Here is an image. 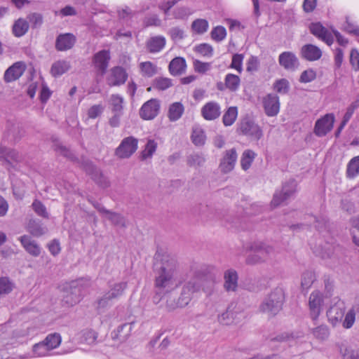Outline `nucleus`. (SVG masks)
Segmentation results:
<instances>
[{"label":"nucleus","instance_id":"obj_54","mask_svg":"<svg viewBox=\"0 0 359 359\" xmlns=\"http://www.w3.org/2000/svg\"><path fill=\"white\" fill-rule=\"evenodd\" d=\"M168 34L172 40L179 41L185 37L184 30L180 27H174L169 29Z\"/></svg>","mask_w":359,"mask_h":359},{"label":"nucleus","instance_id":"obj_53","mask_svg":"<svg viewBox=\"0 0 359 359\" xmlns=\"http://www.w3.org/2000/svg\"><path fill=\"white\" fill-rule=\"evenodd\" d=\"M32 208L34 211L40 217L44 218H48V212H47L46 208L45 205L39 201L35 200L32 205Z\"/></svg>","mask_w":359,"mask_h":359},{"label":"nucleus","instance_id":"obj_41","mask_svg":"<svg viewBox=\"0 0 359 359\" xmlns=\"http://www.w3.org/2000/svg\"><path fill=\"white\" fill-rule=\"evenodd\" d=\"M193 13L194 11L188 6L177 7L172 12L174 18L177 20H187Z\"/></svg>","mask_w":359,"mask_h":359},{"label":"nucleus","instance_id":"obj_27","mask_svg":"<svg viewBox=\"0 0 359 359\" xmlns=\"http://www.w3.org/2000/svg\"><path fill=\"white\" fill-rule=\"evenodd\" d=\"M186 69V61L182 57H175L169 64V71L173 76L182 74Z\"/></svg>","mask_w":359,"mask_h":359},{"label":"nucleus","instance_id":"obj_34","mask_svg":"<svg viewBox=\"0 0 359 359\" xmlns=\"http://www.w3.org/2000/svg\"><path fill=\"white\" fill-rule=\"evenodd\" d=\"M184 290H188V293L191 296L196 292L200 291L201 288V282L198 277L194 276L188 280L182 287Z\"/></svg>","mask_w":359,"mask_h":359},{"label":"nucleus","instance_id":"obj_22","mask_svg":"<svg viewBox=\"0 0 359 359\" xmlns=\"http://www.w3.org/2000/svg\"><path fill=\"white\" fill-rule=\"evenodd\" d=\"M252 254L250 255L246 261L248 264H255L266 261L264 256L262 243H255L252 246Z\"/></svg>","mask_w":359,"mask_h":359},{"label":"nucleus","instance_id":"obj_8","mask_svg":"<svg viewBox=\"0 0 359 359\" xmlns=\"http://www.w3.org/2000/svg\"><path fill=\"white\" fill-rule=\"evenodd\" d=\"M160 102L157 99H151L140 108V116L144 120L154 119L159 113Z\"/></svg>","mask_w":359,"mask_h":359},{"label":"nucleus","instance_id":"obj_4","mask_svg":"<svg viewBox=\"0 0 359 359\" xmlns=\"http://www.w3.org/2000/svg\"><path fill=\"white\" fill-rule=\"evenodd\" d=\"M138 140L134 137H125L115 150V154L119 158H128L137 149Z\"/></svg>","mask_w":359,"mask_h":359},{"label":"nucleus","instance_id":"obj_28","mask_svg":"<svg viewBox=\"0 0 359 359\" xmlns=\"http://www.w3.org/2000/svg\"><path fill=\"white\" fill-rule=\"evenodd\" d=\"M184 111V107L181 102H173L169 107L168 117L170 121H176L182 117Z\"/></svg>","mask_w":359,"mask_h":359},{"label":"nucleus","instance_id":"obj_17","mask_svg":"<svg viewBox=\"0 0 359 359\" xmlns=\"http://www.w3.org/2000/svg\"><path fill=\"white\" fill-rule=\"evenodd\" d=\"M322 54L320 48L313 44L304 45L300 50L301 57L308 61L318 60Z\"/></svg>","mask_w":359,"mask_h":359},{"label":"nucleus","instance_id":"obj_5","mask_svg":"<svg viewBox=\"0 0 359 359\" xmlns=\"http://www.w3.org/2000/svg\"><path fill=\"white\" fill-rule=\"evenodd\" d=\"M238 131L240 134L248 136L254 140H259L263 136L261 128L257 123L248 119H244L240 123Z\"/></svg>","mask_w":359,"mask_h":359},{"label":"nucleus","instance_id":"obj_36","mask_svg":"<svg viewBox=\"0 0 359 359\" xmlns=\"http://www.w3.org/2000/svg\"><path fill=\"white\" fill-rule=\"evenodd\" d=\"M205 135L203 130L199 126L193 128L191 140L193 143L196 146H202L205 142Z\"/></svg>","mask_w":359,"mask_h":359},{"label":"nucleus","instance_id":"obj_32","mask_svg":"<svg viewBox=\"0 0 359 359\" xmlns=\"http://www.w3.org/2000/svg\"><path fill=\"white\" fill-rule=\"evenodd\" d=\"M139 68L143 76L151 77L157 72V67L149 61L140 62Z\"/></svg>","mask_w":359,"mask_h":359},{"label":"nucleus","instance_id":"obj_49","mask_svg":"<svg viewBox=\"0 0 359 359\" xmlns=\"http://www.w3.org/2000/svg\"><path fill=\"white\" fill-rule=\"evenodd\" d=\"M14 287V284L7 277L0 278V295L10 293Z\"/></svg>","mask_w":359,"mask_h":359},{"label":"nucleus","instance_id":"obj_33","mask_svg":"<svg viewBox=\"0 0 359 359\" xmlns=\"http://www.w3.org/2000/svg\"><path fill=\"white\" fill-rule=\"evenodd\" d=\"M157 142L154 140L149 139L145 144L144 149L141 152L142 160L151 158L157 149Z\"/></svg>","mask_w":359,"mask_h":359},{"label":"nucleus","instance_id":"obj_42","mask_svg":"<svg viewBox=\"0 0 359 359\" xmlns=\"http://www.w3.org/2000/svg\"><path fill=\"white\" fill-rule=\"evenodd\" d=\"M61 336L58 333H53L48 334L43 342L46 344L50 351L57 348L61 344Z\"/></svg>","mask_w":359,"mask_h":359},{"label":"nucleus","instance_id":"obj_44","mask_svg":"<svg viewBox=\"0 0 359 359\" xmlns=\"http://www.w3.org/2000/svg\"><path fill=\"white\" fill-rule=\"evenodd\" d=\"M316 279L315 273L311 271H305L301 278V287L303 290H308Z\"/></svg>","mask_w":359,"mask_h":359},{"label":"nucleus","instance_id":"obj_18","mask_svg":"<svg viewBox=\"0 0 359 359\" xmlns=\"http://www.w3.org/2000/svg\"><path fill=\"white\" fill-rule=\"evenodd\" d=\"M221 114V108L218 103L209 102L201 109L203 117L208 121H212L217 118Z\"/></svg>","mask_w":359,"mask_h":359},{"label":"nucleus","instance_id":"obj_63","mask_svg":"<svg viewBox=\"0 0 359 359\" xmlns=\"http://www.w3.org/2000/svg\"><path fill=\"white\" fill-rule=\"evenodd\" d=\"M316 77V72L312 69L304 71L299 78L301 83H309L313 81Z\"/></svg>","mask_w":359,"mask_h":359},{"label":"nucleus","instance_id":"obj_55","mask_svg":"<svg viewBox=\"0 0 359 359\" xmlns=\"http://www.w3.org/2000/svg\"><path fill=\"white\" fill-rule=\"evenodd\" d=\"M226 36V31L222 26H217L215 27L211 32V37L216 41H221L225 39Z\"/></svg>","mask_w":359,"mask_h":359},{"label":"nucleus","instance_id":"obj_56","mask_svg":"<svg viewBox=\"0 0 359 359\" xmlns=\"http://www.w3.org/2000/svg\"><path fill=\"white\" fill-rule=\"evenodd\" d=\"M205 158L198 154H194L190 155L187 159V163L190 166L197 167L201 166L205 163Z\"/></svg>","mask_w":359,"mask_h":359},{"label":"nucleus","instance_id":"obj_20","mask_svg":"<svg viewBox=\"0 0 359 359\" xmlns=\"http://www.w3.org/2000/svg\"><path fill=\"white\" fill-rule=\"evenodd\" d=\"M19 240L25 250L34 257H38L41 254V248L37 243L33 241L29 236L25 235L19 238Z\"/></svg>","mask_w":359,"mask_h":359},{"label":"nucleus","instance_id":"obj_15","mask_svg":"<svg viewBox=\"0 0 359 359\" xmlns=\"http://www.w3.org/2000/svg\"><path fill=\"white\" fill-rule=\"evenodd\" d=\"M278 62L284 69L292 72L298 68L299 64L297 57L290 51H285L280 54Z\"/></svg>","mask_w":359,"mask_h":359},{"label":"nucleus","instance_id":"obj_61","mask_svg":"<svg viewBox=\"0 0 359 359\" xmlns=\"http://www.w3.org/2000/svg\"><path fill=\"white\" fill-rule=\"evenodd\" d=\"M349 62L352 69L355 72L359 71V52L357 49L353 48L351 50L349 56Z\"/></svg>","mask_w":359,"mask_h":359},{"label":"nucleus","instance_id":"obj_48","mask_svg":"<svg viewBox=\"0 0 359 359\" xmlns=\"http://www.w3.org/2000/svg\"><path fill=\"white\" fill-rule=\"evenodd\" d=\"M86 172L92 176V178L99 184L102 182V175L100 170L95 168L91 163H86L84 166Z\"/></svg>","mask_w":359,"mask_h":359},{"label":"nucleus","instance_id":"obj_52","mask_svg":"<svg viewBox=\"0 0 359 359\" xmlns=\"http://www.w3.org/2000/svg\"><path fill=\"white\" fill-rule=\"evenodd\" d=\"M244 55L243 54L236 53L232 57V61L230 67L236 69L238 73L243 71V60Z\"/></svg>","mask_w":359,"mask_h":359},{"label":"nucleus","instance_id":"obj_7","mask_svg":"<svg viewBox=\"0 0 359 359\" xmlns=\"http://www.w3.org/2000/svg\"><path fill=\"white\" fill-rule=\"evenodd\" d=\"M128 75L126 69L120 66L112 67L107 76V83L109 86H119L124 84Z\"/></svg>","mask_w":359,"mask_h":359},{"label":"nucleus","instance_id":"obj_40","mask_svg":"<svg viewBox=\"0 0 359 359\" xmlns=\"http://www.w3.org/2000/svg\"><path fill=\"white\" fill-rule=\"evenodd\" d=\"M209 27L208 22L205 19H196L192 22L191 29L198 34H203Z\"/></svg>","mask_w":359,"mask_h":359},{"label":"nucleus","instance_id":"obj_62","mask_svg":"<svg viewBox=\"0 0 359 359\" xmlns=\"http://www.w3.org/2000/svg\"><path fill=\"white\" fill-rule=\"evenodd\" d=\"M104 106L101 104H94L88 110V116L89 118H96L100 116L104 111Z\"/></svg>","mask_w":359,"mask_h":359},{"label":"nucleus","instance_id":"obj_3","mask_svg":"<svg viewBox=\"0 0 359 359\" xmlns=\"http://www.w3.org/2000/svg\"><path fill=\"white\" fill-rule=\"evenodd\" d=\"M296 187L297 184L294 180H290L283 184L281 191L275 192L271 202V205L277 207L287 201L296 191Z\"/></svg>","mask_w":359,"mask_h":359},{"label":"nucleus","instance_id":"obj_29","mask_svg":"<svg viewBox=\"0 0 359 359\" xmlns=\"http://www.w3.org/2000/svg\"><path fill=\"white\" fill-rule=\"evenodd\" d=\"M27 231L34 236L39 237L47 231L46 228L43 227L39 221L30 219L27 227Z\"/></svg>","mask_w":359,"mask_h":359},{"label":"nucleus","instance_id":"obj_16","mask_svg":"<svg viewBox=\"0 0 359 359\" xmlns=\"http://www.w3.org/2000/svg\"><path fill=\"white\" fill-rule=\"evenodd\" d=\"M310 31L314 36L325 42L328 46L332 44L334 39L332 34L320 22L312 23L310 25Z\"/></svg>","mask_w":359,"mask_h":359},{"label":"nucleus","instance_id":"obj_21","mask_svg":"<svg viewBox=\"0 0 359 359\" xmlns=\"http://www.w3.org/2000/svg\"><path fill=\"white\" fill-rule=\"evenodd\" d=\"M165 43L166 40L164 36H155L147 40L146 46L149 53H156L163 50L165 46Z\"/></svg>","mask_w":359,"mask_h":359},{"label":"nucleus","instance_id":"obj_45","mask_svg":"<svg viewBox=\"0 0 359 359\" xmlns=\"http://www.w3.org/2000/svg\"><path fill=\"white\" fill-rule=\"evenodd\" d=\"M126 286L127 284L125 282L116 283L107 292V294L114 300H116L122 295L124 290L126 288Z\"/></svg>","mask_w":359,"mask_h":359},{"label":"nucleus","instance_id":"obj_51","mask_svg":"<svg viewBox=\"0 0 359 359\" xmlns=\"http://www.w3.org/2000/svg\"><path fill=\"white\" fill-rule=\"evenodd\" d=\"M194 50L204 57H212L213 54L212 47L208 43H201L194 48Z\"/></svg>","mask_w":359,"mask_h":359},{"label":"nucleus","instance_id":"obj_14","mask_svg":"<svg viewBox=\"0 0 359 359\" xmlns=\"http://www.w3.org/2000/svg\"><path fill=\"white\" fill-rule=\"evenodd\" d=\"M26 65L23 62H16L5 72L4 79L6 83H11L18 79L24 73Z\"/></svg>","mask_w":359,"mask_h":359},{"label":"nucleus","instance_id":"obj_1","mask_svg":"<svg viewBox=\"0 0 359 359\" xmlns=\"http://www.w3.org/2000/svg\"><path fill=\"white\" fill-rule=\"evenodd\" d=\"M154 264L155 287L167 291L179 286L177 280V264L175 259L163 256L158 262V256L155 257Z\"/></svg>","mask_w":359,"mask_h":359},{"label":"nucleus","instance_id":"obj_13","mask_svg":"<svg viewBox=\"0 0 359 359\" xmlns=\"http://www.w3.org/2000/svg\"><path fill=\"white\" fill-rule=\"evenodd\" d=\"M238 155L234 148L226 150L221 159L219 168L224 173H228L235 167Z\"/></svg>","mask_w":359,"mask_h":359},{"label":"nucleus","instance_id":"obj_6","mask_svg":"<svg viewBox=\"0 0 359 359\" xmlns=\"http://www.w3.org/2000/svg\"><path fill=\"white\" fill-rule=\"evenodd\" d=\"M334 304L327 311L328 320L332 325L336 326L341 324L345 313V304L337 297L334 299Z\"/></svg>","mask_w":359,"mask_h":359},{"label":"nucleus","instance_id":"obj_58","mask_svg":"<svg viewBox=\"0 0 359 359\" xmlns=\"http://www.w3.org/2000/svg\"><path fill=\"white\" fill-rule=\"evenodd\" d=\"M180 301L178 299H177L175 297L169 295L167 297L166 302H165V309L167 311L170 312L173 311L177 309L183 308L180 305Z\"/></svg>","mask_w":359,"mask_h":359},{"label":"nucleus","instance_id":"obj_35","mask_svg":"<svg viewBox=\"0 0 359 359\" xmlns=\"http://www.w3.org/2000/svg\"><path fill=\"white\" fill-rule=\"evenodd\" d=\"M255 153L250 149L245 150L241 158V165L243 170H247L251 166L255 158Z\"/></svg>","mask_w":359,"mask_h":359},{"label":"nucleus","instance_id":"obj_59","mask_svg":"<svg viewBox=\"0 0 359 359\" xmlns=\"http://www.w3.org/2000/svg\"><path fill=\"white\" fill-rule=\"evenodd\" d=\"M275 90L281 94H285L289 90V82L285 79L278 80L273 85Z\"/></svg>","mask_w":359,"mask_h":359},{"label":"nucleus","instance_id":"obj_43","mask_svg":"<svg viewBox=\"0 0 359 359\" xmlns=\"http://www.w3.org/2000/svg\"><path fill=\"white\" fill-rule=\"evenodd\" d=\"M123 98L118 95H112L110 98V104L113 113L123 114Z\"/></svg>","mask_w":359,"mask_h":359},{"label":"nucleus","instance_id":"obj_39","mask_svg":"<svg viewBox=\"0 0 359 359\" xmlns=\"http://www.w3.org/2000/svg\"><path fill=\"white\" fill-rule=\"evenodd\" d=\"M238 116V109L236 107H230L224 113L222 121L224 126H230L236 121Z\"/></svg>","mask_w":359,"mask_h":359},{"label":"nucleus","instance_id":"obj_60","mask_svg":"<svg viewBox=\"0 0 359 359\" xmlns=\"http://www.w3.org/2000/svg\"><path fill=\"white\" fill-rule=\"evenodd\" d=\"M27 19L33 28H38L43 24V16L38 13H30L28 15Z\"/></svg>","mask_w":359,"mask_h":359},{"label":"nucleus","instance_id":"obj_47","mask_svg":"<svg viewBox=\"0 0 359 359\" xmlns=\"http://www.w3.org/2000/svg\"><path fill=\"white\" fill-rule=\"evenodd\" d=\"M33 353L35 357H44L50 355V350L46 345V344L42 341L38 344H36L33 346Z\"/></svg>","mask_w":359,"mask_h":359},{"label":"nucleus","instance_id":"obj_10","mask_svg":"<svg viewBox=\"0 0 359 359\" xmlns=\"http://www.w3.org/2000/svg\"><path fill=\"white\" fill-rule=\"evenodd\" d=\"M334 116L333 114H327L318 119L315 124L314 132L318 137L325 136L333 128Z\"/></svg>","mask_w":359,"mask_h":359},{"label":"nucleus","instance_id":"obj_11","mask_svg":"<svg viewBox=\"0 0 359 359\" xmlns=\"http://www.w3.org/2000/svg\"><path fill=\"white\" fill-rule=\"evenodd\" d=\"M110 58V53L107 50H100L94 55L93 64L101 76L106 73Z\"/></svg>","mask_w":359,"mask_h":359},{"label":"nucleus","instance_id":"obj_30","mask_svg":"<svg viewBox=\"0 0 359 359\" xmlns=\"http://www.w3.org/2000/svg\"><path fill=\"white\" fill-rule=\"evenodd\" d=\"M29 29L28 22L22 18L17 20L13 25V34L17 37L25 35Z\"/></svg>","mask_w":359,"mask_h":359},{"label":"nucleus","instance_id":"obj_37","mask_svg":"<svg viewBox=\"0 0 359 359\" xmlns=\"http://www.w3.org/2000/svg\"><path fill=\"white\" fill-rule=\"evenodd\" d=\"M104 217L116 226L123 228L127 226L126 219L118 213L109 210Z\"/></svg>","mask_w":359,"mask_h":359},{"label":"nucleus","instance_id":"obj_50","mask_svg":"<svg viewBox=\"0 0 359 359\" xmlns=\"http://www.w3.org/2000/svg\"><path fill=\"white\" fill-rule=\"evenodd\" d=\"M114 299L111 298L107 292L97 301V309L100 311L110 307L113 303Z\"/></svg>","mask_w":359,"mask_h":359},{"label":"nucleus","instance_id":"obj_57","mask_svg":"<svg viewBox=\"0 0 359 359\" xmlns=\"http://www.w3.org/2000/svg\"><path fill=\"white\" fill-rule=\"evenodd\" d=\"M313 336L320 340H325L329 336V330L325 325H320L313 330Z\"/></svg>","mask_w":359,"mask_h":359},{"label":"nucleus","instance_id":"obj_38","mask_svg":"<svg viewBox=\"0 0 359 359\" xmlns=\"http://www.w3.org/2000/svg\"><path fill=\"white\" fill-rule=\"evenodd\" d=\"M224 83L226 88L231 91H236L239 88L241 79L237 75L228 74L226 75Z\"/></svg>","mask_w":359,"mask_h":359},{"label":"nucleus","instance_id":"obj_46","mask_svg":"<svg viewBox=\"0 0 359 359\" xmlns=\"http://www.w3.org/2000/svg\"><path fill=\"white\" fill-rule=\"evenodd\" d=\"M172 86V80L165 77H157L154 81L153 86L159 90H165Z\"/></svg>","mask_w":359,"mask_h":359},{"label":"nucleus","instance_id":"obj_26","mask_svg":"<svg viewBox=\"0 0 359 359\" xmlns=\"http://www.w3.org/2000/svg\"><path fill=\"white\" fill-rule=\"evenodd\" d=\"M356 316L359 318V304L353 306L346 315L344 314L341 323L343 327L346 329L351 328L354 324Z\"/></svg>","mask_w":359,"mask_h":359},{"label":"nucleus","instance_id":"obj_24","mask_svg":"<svg viewBox=\"0 0 359 359\" xmlns=\"http://www.w3.org/2000/svg\"><path fill=\"white\" fill-rule=\"evenodd\" d=\"M224 287L228 292L236 291L238 287V274L235 270L229 269L225 271Z\"/></svg>","mask_w":359,"mask_h":359},{"label":"nucleus","instance_id":"obj_25","mask_svg":"<svg viewBox=\"0 0 359 359\" xmlns=\"http://www.w3.org/2000/svg\"><path fill=\"white\" fill-rule=\"evenodd\" d=\"M82 298L81 290L74 285L69 292H67L63 297V302L67 306H72L78 304Z\"/></svg>","mask_w":359,"mask_h":359},{"label":"nucleus","instance_id":"obj_23","mask_svg":"<svg viewBox=\"0 0 359 359\" xmlns=\"http://www.w3.org/2000/svg\"><path fill=\"white\" fill-rule=\"evenodd\" d=\"M70 68L71 65L69 61L59 60L52 64L50 73L53 77L57 78L65 74Z\"/></svg>","mask_w":359,"mask_h":359},{"label":"nucleus","instance_id":"obj_31","mask_svg":"<svg viewBox=\"0 0 359 359\" xmlns=\"http://www.w3.org/2000/svg\"><path fill=\"white\" fill-rule=\"evenodd\" d=\"M359 175V156L353 157L348 163L346 177L353 179Z\"/></svg>","mask_w":359,"mask_h":359},{"label":"nucleus","instance_id":"obj_9","mask_svg":"<svg viewBox=\"0 0 359 359\" xmlns=\"http://www.w3.org/2000/svg\"><path fill=\"white\" fill-rule=\"evenodd\" d=\"M323 298L319 291L312 292L309 298V315L313 320H316L322 310Z\"/></svg>","mask_w":359,"mask_h":359},{"label":"nucleus","instance_id":"obj_64","mask_svg":"<svg viewBox=\"0 0 359 359\" xmlns=\"http://www.w3.org/2000/svg\"><path fill=\"white\" fill-rule=\"evenodd\" d=\"M341 353L343 359H359V351H354L351 348H341Z\"/></svg>","mask_w":359,"mask_h":359},{"label":"nucleus","instance_id":"obj_2","mask_svg":"<svg viewBox=\"0 0 359 359\" xmlns=\"http://www.w3.org/2000/svg\"><path fill=\"white\" fill-rule=\"evenodd\" d=\"M285 300V293L282 288L276 287L264 299L260 304L262 312L271 316L277 314L283 307Z\"/></svg>","mask_w":359,"mask_h":359},{"label":"nucleus","instance_id":"obj_19","mask_svg":"<svg viewBox=\"0 0 359 359\" xmlns=\"http://www.w3.org/2000/svg\"><path fill=\"white\" fill-rule=\"evenodd\" d=\"M76 39L73 34H60L55 41V48L59 51H65L73 47Z\"/></svg>","mask_w":359,"mask_h":359},{"label":"nucleus","instance_id":"obj_12","mask_svg":"<svg viewBox=\"0 0 359 359\" xmlns=\"http://www.w3.org/2000/svg\"><path fill=\"white\" fill-rule=\"evenodd\" d=\"M263 107L268 116H276L280 110L279 97L276 94H268L263 97Z\"/></svg>","mask_w":359,"mask_h":359}]
</instances>
